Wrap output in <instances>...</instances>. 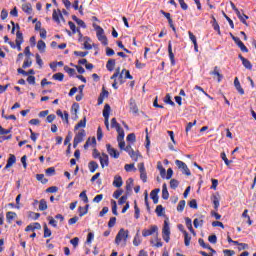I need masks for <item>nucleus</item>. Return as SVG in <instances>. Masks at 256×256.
Instances as JSON below:
<instances>
[{"label":"nucleus","instance_id":"nucleus-32","mask_svg":"<svg viewBox=\"0 0 256 256\" xmlns=\"http://www.w3.org/2000/svg\"><path fill=\"white\" fill-rule=\"evenodd\" d=\"M242 64L246 69H249V70L253 69V65L247 58L243 59Z\"/></svg>","mask_w":256,"mask_h":256},{"label":"nucleus","instance_id":"nucleus-23","mask_svg":"<svg viewBox=\"0 0 256 256\" xmlns=\"http://www.w3.org/2000/svg\"><path fill=\"white\" fill-rule=\"evenodd\" d=\"M117 133H118V137H117V141H123L125 139V130H123V128H118L116 129Z\"/></svg>","mask_w":256,"mask_h":256},{"label":"nucleus","instance_id":"nucleus-8","mask_svg":"<svg viewBox=\"0 0 256 256\" xmlns=\"http://www.w3.org/2000/svg\"><path fill=\"white\" fill-rule=\"evenodd\" d=\"M100 165L102 169H105V167H109V155L106 153H102V155L99 157Z\"/></svg>","mask_w":256,"mask_h":256},{"label":"nucleus","instance_id":"nucleus-45","mask_svg":"<svg viewBox=\"0 0 256 256\" xmlns=\"http://www.w3.org/2000/svg\"><path fill=\"white\" fill-rule=\"evenodd\" d=\"M234 11H235L238 19H240L241 23H243L244 25H247V21H245V19H243V15H241V12L239 11V9L237 8Z\"/></svg>","mask_w":256,"mask_h":256},{"label":"nucleus","instance_id":"nucleus-53","mask_svg":"<svg viewBox=\"0 0 256 256\" xmlns=\"http://www.w3.org/2000/svg\"><path fill=\"white\" fill-rule=\"evenodd\" d=\"M237 46L241 49L243 53H249V49L245 47V44H243L242 41H240Z\"/></svg>","mask_w":256,"mask_h":256},{"label":"nucleus","instance_id":"nucleus-11","mask_svg":"<svg viewBox=\"0 0 256 256\" xmlns=\"http://www.w3.org/2000/svg\"><path fill=\"white\" fill-rule=\"evenodd\" d=\"M234 87L236 88L238 93H240V95H245V90H243V88L241 87V82H239V78L237 77L234 79Z\"/></svg>","mask_w":256,"mask_h":256},{"label":"nucleus","instance_id":"nucleus-28","mask_svg":"<svg viewBox=\"0 0 256 256\" xmlns=\"http://www.w3.org/2000/svg\"><path fill=\"white\" fill-rule=\"evenodd\" d=\"M39 210L47 211V201L45 199H41L39 202Z\"/></svg>","mask_w":256,"mask_h":256},{"label":"nucleus","instance_id":"nucleus-52","mask_svg":"<svg viewBox=\"0 0 256 256\" xmlns=\"http://www.w3.org/2000/svg\"><path fill=\"white\" fill-rule=\"evenodd\" d=\"M133 245L135 247H139V245H141V239H139V233H137L134 237V240H133Z\"/></svg>","mask_w":256,"mask_h":256},{"label":"nucleus","instance_id":"nucleus-20","mask_svg":"<svg viewBox=\"0 0 256 256\" xmlns=\"http://www.w3.org/2000/svg\"><path fill=\"white\" fill-rule=\"evenodd\" d=\"M162 199L165 201L169 199V191L167 190V184L165 183L162 185Z\"/></svg>","mask_w":256,"mask_h":256},{"label":"nucleus","instance_id":"nucleus-14","mask_svg":"<svg viewBox=\"0 0 256 256\" xmlns=\"http://www.w3.org/2000/svg\"><path fill=\"white\" fill-rule=\"evenodd\" d=\"M123 73H125V79H133V76L131 75L129 70L123 69L118 78L120 83H123Z\"/></svg>","mask_w":256,"mask_h":256},{"label":"nucleus","instance_id":"nucleus-61","mask_svg":"<svg viewBox=\"0 0 256 256\" xmlns=\"http://www.w3.org/2000/svg\"><path fill=\"white\" fill-rule=\"evenodd\" d=\"M45 173H46V175L51 177L52 175L55 174V167H50V168L46 169Z\"/></svg>","mask_w":256,"mask_h":256},{"label":"nucleus","instance_id":"nucleus-27","mask_svg":"<svg viewBox=\"0 0 256 256\" xmlns=\"http://www.w3.org/2000/svg\"><path fill=\"white\" fill-rule=\"evenodd\" d=\"M220 157L222 160H224V163H225V165H227V167H229V165H231V163H233V160L227 159V155L225 154V152H222L220 154Z\"/></svg>","mask_w":256,"mask_h":256},{"label":"nucleus","instance_id":"nucleus-37","mask_svg":"<svg viewBox=\"0 0 256 256\" xmlns=\"http://www.w3.org/2000/svg\"><path fill=\"white\" fill-rule=\"evenodd\" d=\"M185 205H186L185 200H181V201L178 203L177 211H178L179 213H182V211L185 209Z\"/></svg>","mask_w":256,"mask_h":256},{"label":"nucleus","instance_id":"nucleus-25","mask_svg":"<svg viewBox=\"0 0 256 256\" xmlns=\"http://www.w3.org/2000/svg\"><path fill=\"white\" fill-rule=\"evenodd\" d=\"M184 234V244L186 247H189V245L191 244V236H189V233H187V231H183Z\"/></svg>","mask_w":256,"mask_h":256},{"label":"nucleus","instance_id":"nucleus-31","mask_svg":"<svg viewBox=\"0 0 256 256\" xmlns=\"http://www.w3.org/2000/svg\"><path fill=\"white\" fill-rule=\"evenodd\" d=\"M36 179L37 181H41L43 185L47 184V182L49 181L45 178L44 174H37Z\"/></svg>","mask_w":256,"mask_h":256},{"label":"nucleus","instance_id":"nucleus-49","mask_svg":"<svg viewBox=\"0 0 256 256\" xmlns=\"http://www.w3.org/2000/svg\"><path fill=\"white\" fill-rule=\"evenodd\" d=\"M47 219L49 221V225L52 227H57V220L53 218V216H48Z\"/></svg>","mask_w":256,"mask_h":256},{"label":"nucleus","instance_id":"nucleus-42","mask_svg":"<svg viewBox=\"0 0 256 256\" xmlns=\"http://www.w3.org/2000/svg\"><path fill=\"white\" fill-rule=\"evenodd\" d=\"M131 189H133V178L126 181V191H131Z\"/></svg>","mask_w":256,"mask_h":256},{"label":"nucleus","instance_id":"nucleus-24","mask_svg":"<svg viewBox=\"0 0 256 256\" xmlns=\"http://www.w3.org/2000/svg\"><path fill=\"white\" fill-rule=\"evenodd\" d=\"M93 27H94V29H96L97 37L105 35V30H103V28H101V26L93 24Z\"/></svg>","mask_w":256,"mask_h":256},{"label":"nucleus","instance_id":"nucleus-58","mask_svg":"<svg viewBox=\"0 0 256 256\" xmlns=\"http://www.w3.org/2000/svg\"><path fill=\"white\" fill-rule=\"evenodd\" d=\"M97 38L99 41L102 42V45H108L107 36H105V34H103L102 36H98Z\"/></svg>","mask_w":256,"mask_h":256},{"label":"nucleus","instance_id":"nucleus-38","mask_svg":"<svg viewBox=\"0 0 256 256\" xmlns=\"http://www.w3.org/2000/svg\"><path fill=\"white\" fill-rule=\"evenodd\" d=\"M16 43H23V33L19 30L16 33Z\"/></svg>","mask_w":256,"mask_h":256},{"label":"nucleus","instance_id":"nucleus-50","mask_svg":"<svg viewBox=\"0 0 256 256\" xmlns=\"http://www.w3.org/2000/svg\"><path fill=\"white\" fill-rule=\"evenodd\" d=\"M155 211H156L158 217H161V216L163 215V212L165 211V208H163L162 205H158V206L156 207V210H155Z\"/></svg>","mask_w":256,"mask_h":256},{"label":"nucleus","instance_id":"nucleus-57","mask_svg":"<svg viewBox=\"0 0 256 256\" xmlns=\"http://www.w3.org/2000/svg\"><path fill=\"white\" fill-rule=\"evenodd\" d=\"M74 55H76V57H87V55H89V52L74 51Z\"/></svg>","mask_w":256,"mask_h":256},{"label":"nucleus","instance_id":"nucleus-30","mask_svg":"<svg viewBox=\"0 0 256 256\" xmlns=\"http://www.w3.org/2000/svg\"><path fill=\"white\" fill-rule=\"evenodd\" d=\"M158 169L160 171V176L162 179H165V175H167V171L163 168V165H161V162L158 163Z\"/></svg>","mask_w":256,"mask_h":256},{"label":"nucleus","instance_id":"nucleus-35","mask_svg":"<svg viewBox=\"0 0 256 256\" xmlns=\"http://www.w3.org/2000/svg\"><path fill=\"white\" fill-rule=\"evenodd\" d=\"M80 199H82V201H84V203H89V198L87 197V191L84 190L80 193L79 195Z\"/></svg>","mask_w":256,"mask_h":256},{"label":"nucleus","instance_id":"nucleus-2","mask_svg":"<svg viewBox=\"0 0 256 256\" xmlns=\"http://www.w3.org/2000/svg\"><path fill=\"white\" fill-rule=\"evenodd\" d=\"M127 237H129V231L125 230L123 228L120 229L115 238L116 245H119L121 243V241H123V240L127 241Z\"/></svg>","mask_w":256,"mask_h":256},{"label":"nucleus","instance_id":"nucleus-41","mask_svg":"<svg viewBox=\"0 0 256 256\" xmlns=\"http://www.w3.org/2000/svg\"><path fill=\"white\" fill-rule=\"evenodd\" d=\"M134 211H135V215H134L135 219H139V215L141 213V210L137 206V201H134Z\"/></svg>","mask_w":256,"mask_h":256},{"label":"nucleus","instance_id":"nucleus-15","mask_svg":"<svg viewBox=\"0 0 256 256\" xmlns=\"http://www.w3.org/2000/svg\"><path fill=\"white\" fill-rule=\"evenodd\" d=\"M130 111H132L134 114L139 113V108L137 107V104L135 103V99H130L129 102Z\"/></svg>","mask_w":256,"mask_h":256},{"label":"nucleus","instance_id":"nucleus-19","mask_svg":"<svg viewBox=\"0 0 256 256\" xmlns=\"http://www.w3.org/2000/svg\"><path fill=\"white\" fill-rule=\"evenodd\" d=\"M113 185H114V187H117V188L122 187V185H123V178H121V176H117L116 175L114 177Z\"/></svg>","mask_w":256,"mask_h":256},{"label":"nucleus","instance_id":"nucleus-29","mask_svg":"<svg viewBox=\"0 0 256 256\" xmlns=\"http://www.w3.org/2000/svg\"><path fill=\"white\" fill-rule=\"evenodd\" d=\"M14 217H17V213H15V212H7L6 213V219H7L8 223H11V221H13Z\"/></svg>","mask_w":256,"mask_h":256},{"label":"nucleus","instance_id":"nucleus-63","mask_svg":"<svg viewBox=\"0 0 256 256\" xmlns=\"http://www.w3.org/2000/svg\"><path fill=\"white\" fill-rule=\"evenodd\" d=\"M214 209L217 211L219 209V198L217 196H213Z\"/></svg>","mask_w":256,"mask_h":256},{"label":"nucleus","instance_id":"nucleus-47","mask_svg":"<svg viewBox=\"0 0 256 256\" xmlns=\"http://www.w3.org/2000/svg\"><path fill=\"white\" fill-rule=\"evenodd\" d=\"M64 71L68 73V75H70L71 77L75 75V69L70 68L69 66H64Z\"/></svg>","mask_w":256,"mask_h":256},{"label":"nucleus","instance_id":"nucleus-3","mask_svg":"<svg viewBox=\"0 0 256 256\" xmlns=\"http://www.w3.org/2000/svg\"><path fill=\"white\" fill-rule=\"evenodd\" d=\"M175 165L178 167V169H181L184 175H187V177H191V170H189V167H187V164H185V162L181 160H175Z\"/></svg>","mask_w":256,"mask_h":256},{"label":"nucleus","instance_id":"nucleus-40","mask_svg":"<svg viewBox=\"0 0 256 256\" xmlns=\"http://www.w3.org/2000/svg\"><path fill=\"white\" fill-rule=\"evenodd\" d=\"M111 127H112V129H116V130L121 128V125L117 122L116 118H112Z\"/></svg>","mask_w":256,"mask_h":256},{"label":"nucleus","instance_id":"nucleus-22","mask_svg":"<svg viewBox=\"0 0 256 256\" xmlns=\"http://www.w3.org/2000/svg\"><path fill=\"white\" fill-rule=\"evenodd\" d=\"M210 75H216L218 77V83H221V79H223V75L219 73V67L215 66L214 70L210 72Z\"/></svg>","mask_w":256,"mask_h":256},{"label":"nucleus","instance_id":"nucleus-26","mask_svg":"<svg viewBox=\"0 0 256 256\" xmlns=\"http://www.w3.org/2000/svg\"><path fill=\"white\" fill-rule=\"evenodd\" d=\"M106 68L109 71H113L115 69V59H109L106 64Z\"/></svg>","mask_w":256,"mask_h":256},{"label":"nucleus","instance_id":"nucleus-39","mask_svg":"<svg viewBox=\"0 0 256 256\" xmlns=\"http://www.w3.org/2000/svg\"><path fill=\"white\" fill-rule=\"evenodd\" d=\"M193 225L195 227V229H198L199 227H203V219L199 220V219H194L193 221Z\"/></svg>","mask_w":256,"mask_h":256},{"label":"nucleus","instance_id":"nucleus-36","mask_svg":"<svg viewBox=\"0 0 256 256\" xmlns=\"http://www.w3.org/2000/svg\"><path fill=\"white\" fill-rule=\"evenodd\" d=\"M198 243H199L200 247H203V249H211V245L206 244L205 240H203V238H199Z\"/></svg>","mask_w":256,"mask_h":256},{"label":"nucleus","instance_id":"nucleus-13","mask_svg":"<svg viewBox=\"0 0 256 256\" xmlns=\"http://www.w3.org/2000/svg\"><path fill=\"white\" fill-rule=\"evenodd\" d=\"M168 53L172 65H175V54H173V47L171 41L168 42Z\"/></svg>","mask_w":256,"mask_h":256},{"label":"nucleus","instance_id":"nucleus-60","mask_svg":"<svg viewBox=\"0 0 256 256\" xmlns=\"http://www.w3.org/2000/svg\"><path fill=\"white\" fill-rule=\"evenodd\" d=\"M57 191H59L57 186H52L46 189V193H57Z\"/></svg>","mask_w":256,"mask_h":256},{"label":"nucleus","instance_id":"nucleus-34","mask_svg":"<svg viewBox=\"0 0 256 256\" xmlns=\"http://www.w3.org/2000/svg\"><path fill=\"white\" fill-rule=\"evenodd\" d=\"M65 75L63 73L58 72L52 76V79H55V81H63Z\"/></svg>","mask_w":256,"mask_h":256},{"label":"nucleus","instance_id":"nucleus-6","mask_svg":"<svg viewBox=\"0 0 256 256\" xmlns=\"http://www.w3.org/2000/svg\"><path fill=\"white\" fill-rule=\"evenodd\" d=\"M106 149L110 157H113L114 159H119V151L117 149L113 148L111 144H106Z\"/></svg>","mask_w":256,"mask_h":256},{"label":"nucleus","instance_id":"nucleus-33","mask_svg":"<svg viewBox=\"0 0 256 256\" xmlns=\"http://www.w3.org/2000/svg\"><path fill=\"white\" fill-rule=\"evenodd\" d=\"M164 102H166L168 105H171L172 107H175V102H173V100H171L170 94H166V96L164 98Z\"/></svg>","mask_w":256,"mask_h":256},{"label":"nucleus","instance_id":"nucleus-54","mask_svg":"<svg viewBox=\"0 0 256 256\" xmlns=\"http://www.w3.org/2000/svg\"><path fill=\"white\" fill-rule=\"evenodd\" d=\"M170 187L171 189H177V187H179V182L177 179L170 180Z\"/></svg>","mask_w":256,"mask_h":256},{"label":"nucleus","instance_id":"nucleus-46","mask_svg":"<svg viewBox=\"0 0 256 256\" xmlns=\"http://www.w3.org/2000/svg\"><path fill=\"white\" fill-rule=\"evenodd\" d=\"M112 204V213L113 215H119V212H117V202L115 200L111 201Z\"/></svg>","mask_w":256,"mask_h":256},{"label":"nucleus","instance_id":"nucleus-18","mask_svg":"<svg viewBox=\"0 0 256 256\" xmlns=\"http://www.w3.org/2000/svg\"><path fill=\"white\" fill-rule=\"evenodd\" d=\"M22 11H24V13H27V15H31V13H33V7L31 6V3L23 4Z\"/></svg>","mask_w":256,"mask_h":256},{"label":"nucleus","instance_id":"nucleus-64","mask_svg":"<svg viewBox=\"0 0 256 256\" xmlns=\"http://www.w3.org/2000/svg\"><path fill=\"white\" fill-rule=\"evenodd\" d=\"M126 139H127V141H131L132 143H135V141H136L135 133L128 134Z\"/></svg>","mask_w":256,"mask_h":256},{"label":"nucleus","instance_id":"nucleus-48","mask_svg":"<svg viewBox=\"0 0 256 256\" xmlns=\"http://www.w3.org/2000/svg\"><path fill=\"white\" fill-rule=\"evenodd\" d=\"M13 128L5 129L0 125V135H9Z\"/></svg>","mask_w":256,"mask_h":256},{"label":"nucleus","instance_id":"nucleus-59","mask_svg":"<svg viewBox=\"0 0 256 256\" xmlns=\"http://www.w3.org/2000/svg\"><path fill=\"white\" fill-rule=\"evenodd\" d=\"M208 241H209V243H212L213 245H215V243H217V235H215V234L210 235L208 237Z\"/></svg>","mask_w":256,"mask_h":256},{"label":"nucleus","instance_id":"nucleus-10","mask_svg":"<svg viewBox=\"0 0 256 256\" xmlns=\"http://www.w3.org/2000/svg\"><path fill=\"white\" fill-rule=\"evenodd\" d=\"M16 162H17V158L15 157V155L10 154L9 158L7 160V164L5 166V169H9V168L13 167V165H15Z\"/></svg>","mask_w":256,"mask_h":256},{"label":"nucleus","instance_id":"nucleus-21","mask_svg":"<svg viewBox=\"0 0 256 256\" xmlns=\"http://www.w3.org/2000/svg\"><path fill=\"white\" fill-rule=\"evenodd\" d=\"M47 45L45 44V41L39 40L37 43V49L40 51V53H45Z\"/></svg>","mask_w":256,"mask_h":256},{"label":"nucleus","instance_id":"nucleus-1","mask_svg":"<svg viewBox=\"0 0 256 256\" xmlns=\"http://www.w3.org/2000/svg\"><path fill=\"white\" fill-rule=\"evenodd\" d=\"M162 237L166 243H169L171 239V228L169 227V220L164 221Z\"/></svg>","mask_w":256,"mask_h":256},{"label":"nucleus","instance_id":"nucleus-9","mask_svg":"<svg viewBox=\"0 0 256 256\" xmlns=\"http://www.w3.org/2000/svg\"><path fill=\"white\" fill-rule=\"evenodd\" d=\"M160 192H161V189L156 188V189L152 190L150 193V197H151L154 205H157V203H159V193Z\"/></svg>","mask_w":256,"mask_h":256},{"label":"nucleus","instance_id":"nucleus-43","mask_svg":"<svg viewBox=\"0 0 256 256\" xmlns=\"http://www.w3.org/2000/svg\"><path fill=\"white\" fill-rule=\"evenodd\" d=\"M31 65H33V61H31V58L28 57L24 61L22 67H23V69H27V67H31Z\"/></svg>","mask_w":256,"mask_h":256},{"label":"nucleus","instance_id":"nucleus-62","mask_svg":"<svg viewBox=\"0 0 256 256\" xmlns=\"http://www.w3.org/2000/svg\"><path fill=\"white\" fill-rule=\"evenodd\" d=\"M68 25H69V27H70V29H71L73 34L77 33V27L75 26V23L69 21Z\"/></svg>","mask_w":256,"mask_h":256},{"label":"nucleus","instance_id":"nucleus-56","mask_svg":"<svg viewBox=\"0 0 256 256\" xmlns=\"http://www.w3.org/2000/svg\"><path fill=\"white\" fill-rule=\"evenodd\" d=\"M79 217H83L84 215H87V208L79 207L78 208Z\"/></svg>","mask_w":256,"mask_h":256},{"label":"nucleus","instance_id":"nucleus-51","mask_svg":"<svg viewBox=\"0 0 256 256\" xmlns=\"http://www.w3.org/2000/svg\"><path fill=\"white\" fill-rule=\"evenodd\" d=\"M71 245H73L74 249H77L79 247V237H75L70 240Z\"/></svg>","mask_w":256,"mask_h":256},{"label":"nucleus","instance_id":"nucleus-55","mask_svg":"<svg viewBox=\"0 0 256 256\" xmlns=\"http://www.w3.org/2000/svg\"><path fill=\"white\" fill-rule=\"evenodd\" d=\"M44 237H51V229H49V227H47V224H44Z\"/></svg>","mask_w":256,"mask_h":256},{"label":"nucleus","instance_id":"nucleus-16","mask_svg":"<svg viewBox=\"0 0 256 256\" xmlns=\"http://www.w3.org/2000/svg\"><path fill=\"white\" fill-rule=\"evenodd\" d=\"M58 12H59V14L57 13V10H53L52 19H53L56 23L60 24V23H61V20H59V17H60L61 19H63V14H61V11H60V10H58Z\"/></svg>","mask_w":256,"mask_h":256},{"label":"nucleus","instance_id":"nucleus-17","mask_svg":"<svg viewBox=\"0 0 256 256\" xmlns=\"http://www.w3.org/2000/svg\"><path fill=\"white\" fill-rule=\"evenodd\" d=\"M88 168L90 173H95V171H97V169H99V164L95 161H90L88 163Z\"/></svg>","mask_w":256,"mask_h":256},{"label":"nucleus","instance_id":"nucleus-4","mask_svg":"<svg viewBox=\"0 0 256 256\" xmlns=\"http://www.w3.org/2000/svg\"><path fill=\"white\" fill-rule=\"evenodd\" d=\"M109 113H111V106L109 104H105L103 109V117H104V125L109 131Z\"/></svg>","mask_w":256,"mask_h":256},{"label":"nucleus","instance_id":"nucleus-44","mask_svg":"<svg viewBox=\"0 0 256 256\" xmlns=\"http://www.w3.org/2000/svg\"><path fill=\"white\" fill-rule=\"evenodd\" d=\"M84 49H87L88 51L93 49V46L89 44V37H84Z\"/></svg>","mask_w":256,"mask_h":256},{"label":"nucleus","instance_id":"nucleus-12","mask_svg":"<svg viewBox=\"0 0 256 256\" xmlns=\"http://www.w3.org/2000/svg\"><path fill=\"white\" fill-rule=\"evenodd\" d=\"M87 127V118L84 117L82 120L79 121L74 127V131H77L78 129H85Z\"/></svg>","mask_w":256,"mask_h":256},{"label":"nucleus","instance_id":"nucleus-5","mask_svg":"<svg viewBox=\"0 0 256 256\" xmlns=\"http://www.w3.org/2000/svg\"><path fill=\"white\" fill-rule=\"evenodd\" d=\"M86 133L85 130H80L74 137V142H73V148L77 149V145L79 143H83V137H85Z\"/></svg>","mask_w":256,"mask_h":256},{"label":"nucleus","instance_id":"nucleus-7","mask_svg":"<svg viewBox=\"0 0 256 256\" xmlns=\"http://www.w3.org/2000/svg\"><path fill=\"white\" fill-rule=\"evenodd\" d=\"M157 231H159L157 225H152L150 226V229H144L142 235L143 237H149L150 235H153V233H157Z\"/></svg>","mask_w":256,"mask_h":256}]
</instances>
